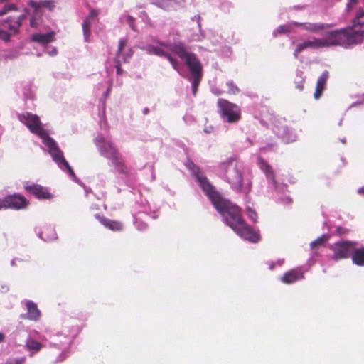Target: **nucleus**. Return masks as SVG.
<instances>
[{
    "label": "nucleus",
    "instance_id": "obj_33",
    "mask_svg": "<svg viewBox=\"0 0 364 364\" xmlns=\"http://www.w3.org/2000/svg\"><path fill=\"white\" fill-rule=\"evenodd\" d=\"M195 77V79H194V81L192 85V89H193V93L195 94L196 92V90H197V86H198V82H199V79H198L199 77Z\"/></svg>",
    "mask_w": 364,
    "mask_h": 364
},
{
    "label": "nucleus",
    "instance_id": "obj_31",
    "mask_svg": "<svg viewBox=\"0 0 364 364\" xmlns=\"http://www.w3.org/2000/svg\"><path fill=\"white\" fill-rule=\"evenodd\" d=\"M227 85L228 86V88H229V92L231 93V94H236L237 92H238L239 90L238 88L237 87V86H235L234 85V83L232 82H228L227 83Z\"/></svg>",
    "mask_w": 364,
    "mask_h": 364
},
{
    "label": "nucleus",
    "instance_id": "obj_14",
    "mask_svg": "<svg viewBox=\"0 0 364 364\" xmlns=\"http://www.w3.org/2000/svg\"><path fill=\"white\" fill-rule=\"evenodd\" d=\"M146 51L150 54H154L159 56H166L174 69L178 70V63L172 57L166 53V51L163 48L154 47V46H148L146 48Z\"/></svg>",
    "mask_w": 364,
    "mask_h": 364
},
{
    "label": "nucleus",
    "instance_id": "obj_23",
    "mask_svg": "<svg viewBox=\"0 0 364 364\" xmlns=\"http://www.w3.org/2000/svg\"><path fill=\"white\" fill-rule=\"evenodd\" d=\"M100 222L105 227L108 228L112 230H119L122 229V225L119 222L110 220L106 218H102L100 220Z\"/></svg>",
    "mask_w": 364,
    "mask_h": 364
},
{
    "label": "nucleus",
    "instance_id": "obj_43",
    "mask_svg": "<svg viewBox=\"0 0 364 364\" xmlns=\"http://www.w3.org/2000/svg\"><path fill=\"white\" fill-rule=\"evenodd\" d=\"M161 7H163V8H164V9H165L166 6V5H163V4H162V5H161Z\"/></svg>",
    "mask_w": 364,
    "mask_h": 364
},
{
    "label": "nucleus",
    "instance_id": "obj_34",
    "mask_svg": "<svg viewBox=\"0 0 364 364\" xmlns=\"http://www.w3.org/2000/svg\"><path fill=\"white\" fill-rule=\"evenodd\" d=\"M124 46H125V41L124 40H120L119 41V48H118L117 53H120Z\"/></svg>",
    "mask_w": 364,
    "mask_h": 364
},
{
    "label": "nucleus",
    "instance_id": "obj_22",
    "mask_svg": "<svg viewBox=\"0 0 364 364\" xmlns=\"http://www.w3.org/2000/svg\"><path fill=\"white\" fill-rule=\"evenodd\" d=\"M353 262L357 265H364V247L356 250L352 257Z\"/></svg>",
    "mask_w": 364,
    "mask_h": 364
},
{
    "label": "nucleus",
    "instance_id": "obj_19",
    "mask_svg": "<svg viewBox=\"0 0 364 364\" xmlns=\"http://www.w3.org/2000/svg\"><path fill=\"white\" fill-rule=\"evenodd\" d=\"M26 305L28 310V318L33 321L38 320L41 316V312L36 305L31 301H28Z\"/></svg>",
    "mask_w": 364,
    "mask_h": 364
},
{
    "label": "nucleus",
    "instance_id": "obj_21",
    "mask_svg": "<svg viewBox=\"0 0 364 364\" xmlns=\"http://www.w3.org/2000/svg\"><path fill=\"white\" fill-rule=\"evenodd\" d=\"M29 4L33 8V11L36 12V14H38L39 11H41V9L43 7L52 9L54 6L53 1L49 0L41 1L38 2L31 1L29 2Z\"/></svg>",
    "mask_w": 364,
    "mask_h": 364
},
{
    "label": "nucleus",
    "instance_id": "obj_36",
    "mask_svg": "<svg viewBox=\"0 0 364 364\" xmlns=\"http://www.w3.org/2000/svg\"><path fill=\"white\" fill-rule=\"evenodd\" d=\"M52 236L51 237H43V240H46V241H50V240H52L53 239H55V233L52 230Z\"/></svg>",
    "mask_w": 364,
    "mask_h": 364
},
{
    "label": "nucleus",
    "instance_id": "obj_42",
    "mask_svg": "<svg viewBox=\"0 0 364 364\" xmlns=\"http://www.w3.org/2000/svg\"><path fill=\"white\" fill-rule=\"evenodd\" d=\"M4 339V335L2 333H0V342L2 341Z\"/></svg>",
    "mask_w": 364,
    "mask_h": 364
},
{
    "label": "nucleus",
    "instance_id": "obj_17",
    "mask_svg": "<svg viewBox=\"0 0 364 364\" xmlns=\"http://www.w3.org/2000/svg\"><path fill=\"white\" fill-rule=\"evenodd\" d=\"M55 33L49 32L48 33L41 34V33H36L33 34L31 37L33 41L41 43L46 44L50 43L54 41Z\"/></svg>",
    "mask_w": 364,
    "mask_h": 364
},
{
    "label": "nucleus",
    "instance_id": "obj_1",
    "mask_svg": "<svg viewBox=\"0 0 364 364\" xmlns=\"http://www.w3.org/2000/svg\"><path fill=\"white\" fill-rule=\"evenodd\" d=\"M194 174L202 189L211 200L215 208L223 215L226 224L245 240L253 242L259 241V235L245 224L241 218L239 207L228 200L221 198L213 190V187L208 182L206 178L200 175L199 171L194 172Z\"/></svg>",
    "mask_w": 364,
    "mask_h": 364
},
{
    "label": "nucleus",
    "instance_id": "obj_40",
    "mask_svg": "<svg viewBox=\"0 0 364 364\" xmlns=\"http://www.w3.org/2000/svg\"><path fill=\"white\" fill-rule=\"evenodd\" d=\"M358 191L359 193H361V194L364 193V186L359 188Z\"/></svg>",
    "mask_w": 364,
    "mask_h": 364
},
{
    "label": "nucleus",
    "instance_id": "obj_25",
    "mask_svg": "<svg viewBox=\"0 0 364 364\" xmlns=\"http://www.w3.org/2000/svg\"><path fill=\"white\" fill-rule=\"evenodd\" d=\"M170 50L177 54L180 58L184 59L186 55H188L189 53H187L181 43L176 44L170 48H168Z\"/></svg>",
    "mask_w": 364,
    "mask_h": 364
},
{
    "label": "nucleus",
    "instance_id": "obj_27",
    "mask_svg": "<svg viewBox=\"0 0 364 364\" xmlns=\"http://www.w3.org/2000/svg\"><path fill=\"white\" fill-rule=\"evenodd\" d=\"M41 11H39L38 14L34 12L33 16L30 20V26L31 27H37L41 23Z\"/></svg>",
    "mask_w": 364,
    "mask_h": 364
},
{
    "label": "nucleus",
    "instance_id": "obj_7",
    "mask_svg": "<svg viewBox=\"0 0 364 364\" xmlns=\"http://www.w3.org/2000/svg\"><path fill=\"white\" fill-rule=\"evenodd\" d=\"M1 200L4 208L21 209L26 207L28 204L26 198L18 194L9 196Z\"/></svg>",
    "mask_w": 364,
    "mask_h": 364
},
{
    "label": "nucleus",
    "instance_id": "obj_12",
    "mask_svg": "<svg viewBox=\"0 0 364 364\" xmlns=\"http://www.w3.org/2000/svg\"><path fill=\"white\" fill-rule=\"evenodd\" d=\"M24 18V16H21L18 19H13L11 18H8L6 20L4 21L1 23L3 27L9 29V33L11 35H14L17 33L18 29L21 25V20Z\"/></svg>",
    "mask_w": 364,
    "mask_h": 364
},
{
    "label": "nucleus",
    "instance_id": "obj_30",
    "mask_svg": "<svg viewBox=\"0 0 364 364\" xmlns=\"http://www.w3.org/2000/svg\"><path fill=\"white\" fill-rule=\"evenodd\" d=\"M247 215L249 216V218L254 222H256L257 221V213L256 212L251 209L250 208H247Z\"/></svg>",
    "mask_w": 364,
    "mask_h": 364
},
{
    "label": "nucleus",
    "instance_id": "obj_35",
    "mask_svg": "<svg viewBox=\"0 0 364 364\" xmlns=\"http://www.w3.org/2000/svg\"><path fill=\"white\" fill-rule=\"evenodd\" d=\"M5 9H6L7 11H11V10H16V7L14 4H10V5L6 6Z\"/></svg>",
    "mask_w": 364,
    "mask_h": 364
},
{
    "label": "nucleus",
    "instance_id": "obj_10",
    "mask_svg": "<svg viewBox=\"0 0 364 364\" xmlns=\"http://www.w3.org/2000/svg\"><path fill=\"white\" fill-rule=\"evenodd\" d=\"M111 155H107L108 159L111 161L112 165L114 167V169L119 173H124L127 171V167L125 166L123 160L119 156L117 149H111Z\"/></svg>",
    "mask_w": 364,
    "mask_h": 364
},
{
    "label": "nucleus",
    "instance_id": "obj_38",
    "mask_svg": "<svg viewBox=\"0 0 364 364\" xmlns=\"http://www.w3.org/2000/svg\"><path fill=\"white\" fill-rule=\"evenodd\" d=\"M337 232L338 234H344L346 232V231H345L344 230H343L341 228H337Z\"/></svg>",
    "mask_w": 364,
    "mask_h": 364
},
{
    "label": "nucleus",
    "instance_id": "obj_20",
    "mask_svg": "<svg viewBox=\"0 0 364 364\" xmlns=\"http://www.w3.org/2000/svg\"><path fill=\"white\" fill-rule=\"evenodd\" d=\"M294 24L299 25L303 29L306 30L311 33H318L326 28V26L322 23H304Z\"/></svg>",
    "mask_w": 364,
    "mask_h": 364
},
{
    "label": "nucleus",
    "instance_id": "obj_11",
    "mask_svg": "<svg viewBox=\"0 0 364 364\" xmlns=\"http://www.w3.org/2000/svg\"><path fill=\"white\" fill-rule=\"evenodd\" d=\"M184 60L192 75L194 77H199L201 71V66L196 56L193 54L189 53L186 55Z\"/></svg>",
    "mask_w": 364,
    "mask_h": 364
},
{
    "label": "nucleus",
    "instance_id": "obj_6",
    "mask_svg": "<svg viewBox=\"0 0 364 364\" xmlns=\"http://www.w3.org/2000/svg\"><path fill=\"white\" fill-rule=\"evenodd\" d=\"M354 248L355 244L352 242L343 241L336 242L331 247L334 253L333 258L336 260L347 258Z\"/></svg>",
    "mask_w": 364,
    "mask_h": 364
},
{
    "label": "nucleus",
    "instance_id": "obj_26",
    "mask_svg": "<svg viewBox=\"0 0 364 364\" xmlns=\"http://www.w3.org/2000/svg\"><path fill=\"white\" fill-rule=\"evenodd\" d=\"M258 164L260 168L265 173L267 177L273 179L274 175L272 168L263 159H258Z\"/></svg>",
    "mask_w": 364,
    "mask_h": 364
},
{
    "label": "nucleus",
    "instance_id": "obj_37",
    "mask_svg": "<svg viewBox=\"0 0 364 364\" xmlns=\"http://www.w3.org/2000/svg\"><path fill=\"white\" fill-rule=\"evenodd\" d=\"M24 358H21V359L16 360L15 364H22L24 362Z\"/></svg>",
    "mask_w": 364,
    "mask_h": 364
},
{
    "label": "nucleus",
    "instance_id": "obj_4",
    "mask_svg": "<svg viewBox=\"0 0 364 364\" xmlns=\"http://www.w3.org/2000/svg\"><path fill=\"white\" fill-rule=\"evenodd\" d=\"M218 105L220 108L222 118L226 122L234 123L240 119L241 110L237 105L224 99H219L218 100Z\"/></svg>",
    "mask_w": 364,
    "mask_h": 364
},
{
    "label": "nucleus",
    "instance_id": "obj_41",
    "mask_svg": "<svg viewBox=\"0 0 364 364\" xmlns=\"http://www.w3.org/2000/svg\"><path fill=\"white\" fill-rule=\"evenodd\" d=\"M2 208H4V205H3L2 200L0 199V210Z\"/></svg>",
    "mask_w": 364,
    "mask_h": 364
},
{
    "label": "nucleus",
    "instance_id": "obj_9",
    "mask_svg": "<svg viewBox=\"0 0 364 364\" xmlns=\"http://www.w3.org/2000/svg\"><path fill=\"white\" fill-rule=\"evenodd\" d=\"M24 188L34 195L38 198L48 199L52 197L51 194L48 192L46 188L40 185L32 184L29 185L28 182L24 183Z\"/></svg>",
    "mask_w": 364,
    "mask_h": 364
},
{
    "label": "nucleus",
    "instance_id": "obj_2",
    "mask_svg": "<svg viewBox=\"0 0 364 364\" xmlns=\"http://www.w3.org/2000/svg\"><path fill=\"white\" fill-rule=\"evenodd\" d=\"M364 38V11L360 9L353 21L352 26L329 32L323 38L325 48L342 46H347L360 43Z\"/></svg>",
    "mask_w": 364,
    "mask_h": 364
},
{
    "label": "nucleus",
    "instance_id": "obj_15",
    "mask_svg": "<svg viewBox=\"0 0 364 364\" xmlns=\"http://www.w3.org/2000/svg\"><path fill=\"white\" fill-rule=\"evenodd\" d=\"M303 278V273L299 270L292 269L286 272L281 278L283 283L291 284Z\"/></svg>",
    "mask_w": 364,
    "mask_h": 364
},
{
    "label": "nucleus",
    "instance_id": "obj_32",
    "mask_svg": "<svg viewBox=\"0 0 364 364\" xmlns=\"http://www.w3.org/2000/svg\"><path fill=\"white\" fill-rule=\"evenodd\" d=\"M290 31V28L289 26H281L277 29V32L278 33H288Z\"/></svg>",
    "mask_w": 364,
    "mask_h": 364
},
{
    "label": "nucleus",
    "instance_id": "obj_13",
    "mask_svg": "<svg viewBox=\"0 0 364 364\" xmlns=\"http://www.w3.org/2000/svg\"><path fill=\"white\" fill-rule=\"evenodd\" d=\"M96 145L98 147L101 154L108 159V155H111V149H116L112 144L109 141H106L103 137H97L96 139Z\"/></svg>",
    "mask_w": 364,
    "mask_h": 364
},
{
    "label": "nucleus",
    "instance_id": "obj_28",
    "mask_svg": "<svg viewBox=\"0 0 364 364\" xmlns=\"http://www.w3.org/2000/svg\"><path fill=\"white\" fill-rule=\"evenodd\" d=\"M328 240V236L327 235H323L322 236L319 237L314 241H313L311 243V246L312 248H314L315 247L318 245H323L325 242H326Z\"/></svg>",
    "mask_w": 364,
    "mask_h": 364
},
{
    "label": "nucleus",
    "instance_id": "obj_24",
    "mask_svg": "<svg viewBox=\"0 0 364 364\" xmlns=\"http://www.w3.org/2000/svg\"><path fill=\"white\" fill-rule=\"evenodd\" d=\"M26 346L28 350L33 353L39 351L42 348V345L40 343L31 338L27 339Z\"/></svg>",
    "mask_w": 364,
    "mask_h": 364
},
{
    "label": "nucleus",
    "instance_id": "obj_5",
    "mask_svg": "<svg viewBox=\"0 0 364 364\" xmlns=\"http://www.w3.org/2000/svg\"><path fill=\"white\" fill-rule=\"evenodd\" d=\"M223 177L232 188L240 189L242 186V174L235 161H230L221 166Z\"/></svg>",
    "mask_w": 364,
    "mask_h": 364
},
{
    "label": "nucleus",
    "instance_id": "obj_16",
    "mask_svg": "<svg viewBox=\"0 0 364 364\" xmlns=\"http://www.w3.org/2000/svg\"><path fill=\"white\" fill-rule=\"evenodd\" d=\"M328 77V72L325 71L322 73V75L318 77L316 83V90L314 92V98L318 99L322 94L323 90H324L325 84Z\"/></svg>",
    "mask_w": 364,
    "mask_h": 364
},
{
    "label": "nucleus",
    "instance_id": "obj_29",
    "mask_svg": "<svg viewBox=\"0 0 364 364\" xmlns=\"http://www.w3.org/2000/svg\"><path fill=\"white\" fill-rule=\"evenodd\" d=\"M11 34L6 31L0 29V38L5 41H9L10 39Z\"/></svg>",
    "mask_w": 364,
    "mask_h": 364
},
{
    "label": "nucleus",
    "instance_id": "obj_8",
    "mask_svg": "<svg viewBox=\"0 0 364 364\" xmlns=\"http://www.w3.org/2000/svg\"><path fill=\"white\" fill-rule=\"evenodd\" d=\"M323 48H325V45L323 41V38H312L311 39L304 41V42L300 43L296 46V48L294 52V56L297 57V55L300 52L307 48L319 49Z\"/></svg>",
    "mask_w": 364,
    "mask_h": 364
},
{
    "label": "nucleus",
    "instance_id": "obj_39",
    "mask_svg": "<svg viewBox=\"0 0 364 364\" xmlns=\"http://www.w3.org/2000/svg\"><path fill=\"white\" fill-rule=\"evenodd\" d=\"M8 11H6V9L4 8L2 11H0V16H3L4 14H6Z\"/></svg>",
    "mask_w": 364,
    "mask_h": 364
},
{
    "label": "nucleus",
    "instance_id": "obj_18",
    "mask_svg": "<svg viewBox=\"0 0 364 364\" xmlns=\"http://www.w3.org/2000/svg\"><path fill=\"white\" fill-rule=\"evenodd\" d=\"M98 12L96 10H91L88 16L85 19L82 23V29L85 41L88 40L90 31L91 19L97 17Z\"/></svg>",
    "mask_w": 364,
    "mask_h": 364
},
{
    "label": "nucleus",
    "instance_id": "obj_3",
    "mask_svg": "<svg viewBox=\"0 0 364 364\" xmlns=\"http://www.w3.org/2000/svg\"><path fill=\"white\" fill-rule=\"evenodd\" d=\"M20 121L25 124L28 129L37 134L43 141V143L48 148V151L50 154L53 159L62 168L63 166L65 167L68 173L75 176L72 168L70 166L67 161L65 159L62 151L58 149L56 142L50 136L47 132L42 127L41 123L37 115L31 113H26L18 117Z\"/></svg>",
    "mask_w": 364,
    "mask_h": 364
}]
</instances>
